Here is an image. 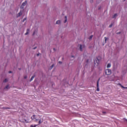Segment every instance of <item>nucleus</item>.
I'll use <instances>...</instances> for the list:
<instances>
[{
	"instance_id": "obj_6",
	"label": "nucleus",
	"mask_w": 127,
	"mask_h": 127,
	"mask_svg": "<svg viewBox=\"0 0 127 127\" xmlns=\"http://www.w3.org/2000/svg\"><path fill=\"white\" fill-rule=\"evenodd\" d=\"M118 85L119 86H120V87H121V88H123V89H127V87H124V86H123V85H122V84L121 83H118Z\"/></svg>"
},
{
	"instance_id": "obj_34",
	"label": "nucleus",
	"mask_w": 127,
	"mask_h": 127,
	"mask_svg": "<svg viewBox=\"0 0 127 127\" xmlns=\"http://www.w3.org/2000/svg\"><path fill=\"white\" fill-rule=\"evenodd\" d=\"M34 34H35V31H34V32L33 33V35H34Z\"/></svg>"
},
{
	"instance_id": "obj_36",
	"label": "nucleus",
	"mask_w": 127,
	"mask_h": 127,
	"mask_svg": "<svg viewBox=\"0 0 127 127\" xmlns=\"http://www.w3.org/2000/svg\"><path fill=\"white\" fill-rule=\"evenodd\" d=\"M72 58H74V56H71Z\"/></svg>"
},
{
	"instance_id": "obj_13",
	"label": "nucleus",
	"mask_w": 127,
	"mask_h": 127,
	"mask_svg": "<svg viewBox=\"0 0 127 127\" xmlns=\"http://www.w3.org/2000/svg\"><path fill=\"white\" fill-rule=\"evenodd\" d=\"M118 16V14L117 13H115L114 14V15L113 16L112 18H116V16Z\"/></svg>"
},
{
	"instance_id": "obj_35",
	"label": "nucleus",
	"mask_w": 127,
	"mask_h": 127,
	"mask_svg": "<svg viewBox=\"0 0 127 127\" xmlns=\"http://www.w3.org/2000/svg\"><path fill=\"white\" fill-rule=\"evenodd\" d=\"M18 70H21V68H18Z\"/></svg>"
},
{
	"instance_id": "obj_19",
	"label": "nucleus",
	"mask_w": 127,
	"mask_h": 127,
	"mask_svg": "<svg viewBox=\"0 0 127 127\" xmlns=\"http://www.w3.org/2000/svg\"><path fill=\"white\" fill-rule=\"evenodd\" d=\"M9 88V85H7V86H5V87H4V90H5V89H8Z\"/></svg>"
},
{
	"instance_id": "obj_21",
	"label": "nucleus",
	"mask_w": 127,
	"mask_h": 127,
	"mask_svg": "<svg viewBox=\"0 0 127 127\" xmlns=\"http://www.w3.org/2000/svg\"><path fill=\"white\" fill-rule=\"evenodd\" d=\"M104 39H105V42H107V40H108V38L105 37H104Z\"/></svg>"
},
{
	"instance_id": "obj_26",
	"label": "nucleus",
	"mask_w": 127,
	"mask_h": 127,
	"mask_svg": "<svg viewBox=\"0 0 127 127\" xmlns=\"http://www.w3.org/2000/svg\"><path fill=\"white\" fill-rule=\"evenodd\" d=\"M90 2L91 3H93V2H94V0H90Z\"/></svg>"
},
{
	"instance_id": "obj_24",
	"label": "nucleus",
	"mask_w": 127,
	"mask_h": 127,
	"mask_svg": "<svg viewBox=\"0 0 127 127\" xmlns=\"http://www.w3.org/2000/svg\"><path fill=\"white\" fill-rule=\"evenodd\" d=\"M112 26H113V24H110V25H109V27L110 28H111V27H112Z\"/></svg>"
},
{
	"instance_id": "obj_15",
	"label": "nucleus",
	"mask_w": 127,
	"mask_h": 127,
	"mask_svg": "<svg viewBox=\"0 0 127 127\" xmlns=\"http://www.w3.org/2000/svg\"><path fill=\"white\" fill-rule=\"evenodd\" d=\"M8 81V79H7V78H5L4 80H3V83H6V82Z\"/></svg>"
},
{
	"instance_id": "obj_27",
	"label": "nucleus",
	"mask_w": 127,
	"mask_h": 127,
	"mask_svg": "<svg viewBox=\"0 0 127 127\" xmlns=\"http://www.w3.org/2000/svg\"><path fill=\"white\" fill-rule=\"evenodd\" d=\"M24 78L25 79H27V76H26V75L24 76Z\"/></svg>"
},
{
	"instance_id": "obj_14",
	"label": "nucleus",
	"mask_w": 127,
	"mask_h": 127,
	"mask_svg": "<svg viewBox=\"0 0 127 127\" xmlns=\"http://www.w3.org/2000/svg\"><path fill=\"white\" fill-rule=\"evenodd\" d=\"M100 80H101V78H99L98 79L97 81V86L99 85V82H100Z\"/></svg>"
},
{
	"instance_id": "obj_29",
	"label": "nucleus",
	"mask_w": 127,
	"mask_h": 127,
	"mask_svg": "<svg viewBox=\"0 0 127 127\" xmlns=\"http://www.w3.org/2000/svg\"><path fill=\"white\" fill-rule=\"evenodd\" d=\"M36 48H37V47H35L33 48V49L34 50H35V49H36Z\"/></svg>"
},
{
	"instance_id": "obj_28",
	"label": "nucleus",
	"mask_w": 127,
	"mask_h": 127,
	"mask_svg": "<svg viewBox=\"0 0 127 127\" xmlns=\"http://www.w3.org/2000/svg\"><path fill=\"white\" fill-rule=\"evenodd\" d=\"M8 73H9V74H11V73H12V71H8Z\"/></svg>"
},
{
	"instance_id": "obj_20",
	"label": "nucleus",
	"mask_w": 127,
	"mask_h": 127,
	"mask_svg": "<svg viewBox=\"0 0 127 127\" xmlns=\"http://www.w3.org/2000/svg\"><path fill=\"white\" fill-rule=\"evenodd\" d=\"M54 66V64H53L52 65V66H50V70H51L53 68Z\"/></svg>"
},
{
	"instance_id": "obj_2",
	"label": "nucleus",
	"mask_w": 127,
	"mask_h": 127,
	"mask_svg": "<svg viewBox=\"0 0 127 127\" xmlns=\"http://www.w3.org/2000/svg\"><path fill=\"white\" fill-rule=\"evenodd\" d=\"M94 64H95L96 66H98V65H99V63H100V60H99L98 58H96L94 60Z\"/></svg>"
},
{
	"instance_id": "obj_10",
	"label": "nucleus",
	"mask_w": 127,
	"mask_h": 127,
	"mask_svg": "<svg viewBox=\"0 0 127 127\" xmlns=\"http://www.w3.org/2000/svg\"><path fill=\"white\" fill-rule=\"evenodd\" d=\"M29 29H27L26 32L25 33V35H27L29 33Z\"/></svg>"
},
{
	"instance_id": "obj_5",
	"label": "nucleus",
	"mask_w": 127,
	"mask_h": 127,
	"mask_svg": "<svg viewBox=\"0 0 127 127\" xmlns=\"http://www.w3.org/2000/svg\"><path fill=\"white\" fill-rule=\"evenodd\" d=\"M21 15H22V12L21 11V10H20V12L18 14H17L16 18H18V17L21 16Z\"/></svg>"
},
{
	"instance_id": "obj_22",
	"label": "nucleus",
	"mask_w": 127,
	"mask_h": 127,
	"mask_svg": "<svg viewBox=\"0 0 127 127\" xmlns=\"http://www.w3.org/2000/svg\"><path fill=\"white\" fill-rule=\"evenodd\" d=\"M20 8L23 9V8H24V6H23L22 5H21V6H20Z\"/></svg>"
},
{
	"instance_id": "obj_25",
	"label": "nucleus",
	"mask_w": 127,
	"mask_h": 127,
	"mask_svg": "<svg viewBox=\"0 0 127 127\" xmlns=\"http://www.w3.org/2000/svg\"><path fill=\"white\" fill-rule=\"evenodd\" d=\"M25 20H26V18H24L23 20V22H24V21H25Z\"/></svg>"
},
{
	"instance_id": "obj_11",
	"label": "nucleus",
	"mask_w": 127,
	"mask_h": 127,
	"mask_svg": "<svg viewBox=\"0 0 127 127\" xmlns=\"http://www.w3.org/2000/svg\"><path fill=\"white\" fill-rule=\"evenodd\" d=\"M111 66H112V64L109 63L107 64V68H111Z\"/></svg>"
},
{
	"instance_id": "obj_16",
	"label": "nucleus",
	"mask_w": 127,
	"mask_h": 127,
	"mask_svg": "<svg viewBox=\"0 0 127 127\" xmlns=\"http://www.w3.org/2000/svg\"><path fill=\"white\" fill-rule=\"evenodd\" d=\"M97 92H100V88H99V85H97Z\"/></svg>"
},
{
	"instance_id": "obj_3",
	"label": "nucleus",
	"mask_w": 127,
	"mask_h": 127,
	"mask_svg": "<svg viewBox=\"0 0 127 127\" xmlns=\"http://www.w3.org/2000/svg\"><path fill=\"white\" fill-rule=\"evenodd\" d=\"M105 74L106 75H111L112 74V70L110 69H107L105 70Z\"/></svg>"
},
{
	"instance_id": "obj_12",
	"label": "nucleus",
	"mask_w": 127,
	"mask_h": 127,
	"mask_svg": "<svg viewBox=\"0 0 127 127\" xmlns=\"http://www.w3.org/2000/svg\"><path fill=\"white\" fill-rule=\"evenodd\" d=\"M56 24H60V23H61V21H60V20H57V21H56Z\"/></svg>"
},
{
	"instance_id": "obj_9",
	"label": "nucleus",
	"mask_w": 127,
	"mask_h": 127,
	"mask_svg": "<svg viewBox=\"0 0 127 127\" xmlns=\"http://www.w3.org/2000/svg\"><path fill=\"white\" fill-rule=\"evenodd\" d=\"M64 23H66L67 22V16H64Z\"/></svg>"
},
{
	"instance_id": "obj_4",
	"label": "nucleus",
	"mask_w": 127,
	"mask_h": 127,
	"mask_svg": "<svg viewBox=\"0 0 127 127\" xmlns=\"http://www.w3.org/2000/svg\"><path fill=\"white\" fill-rule=\"evenodd\" d=\"M79 45V49L80 51H83V48H85V45Z\"/></svg>"
},
{
	"instance_id": "obj_7",
	"label": "nucleus",
	"mask_w": 127,
	"mask_h": 127,
	"mask_svg": "<svg viewBox=\"0 0 127 127\" xmlns=\"http://www.w3.org/2000/svg\"><path fill=\"white\" fill-rule=\"evenodd\" d=\"M35 77V75H33L31 77V79H30V82H31L33 80V79H34Z\"/></svg>"
},
{
	"instance_id": "obj_33",
	"label": "nucleus",
	"mask_w": 127,
	"mask_h": 127,
	"mask_svg": "<svg viewBox=\"0 0 127 127\" xmlns=\"http://www.w3.org/2000/svg\"><path fill=\"white\" fill-rule=\"evenodd\" d=\"M37 125H35L34 126V127H37Z\"/></svg>"
},
{
	"instance_id": "obj_30",
	"label": "nucleus",
	"mask_w": 127,
	"mask_h": 127,
	"mask_svg": "<svg viewBox=\"0 0 127 127\" xmlns=\"http://www.w3.org/2000/svg\"><path fill=\"white\" fill-rule=\"evenodd\" d=\"M59 64H62V62L60 61V62H59Z\"/></svg>"
},
{
	"instance_id": "obj_17",
	"label": "nucleus",
	"mask_w": 127,
	"mask_h": 127,
	"mask_svg": "<svg viewBox=\"0 0 127 127\" xmlns=\"http://www.w3.org/2000/svg\"><path fill=\"white\" fill-rule=\"evenodd\" d=\"M3 109H5V110H10L11 109L10 107H4V108H3Z\"/></svg>"
},
{
	"instance_id": "obj_18",
	"label": "nucleus",
	"mask_w": 127,
	"mask_h": 127,
	"mask_svg": "<svg viewBox=\"0 0 127 127\" xmlns=\"http://www.w3.org/2000/svg\"><path fill=\"white\" fill-rule=\"evenodd\" d=\"M92 38H93V35L90 36V37L88 38V39H89V40H91Z\"/></svg>"
},
{
	"instance_id": "obj_23",
	"label": "nucleus",
	"mask_w": 127,
	"mask_h": 127,
	"mask_svg": "<svg viewBox=\"0 0 127 127\" xmlns=\"http://www.w3.org/2000/svg\"><path fill=\"white\" fill-rule=\"evenodd\" d=\"M121 33H122V32H117L116 34H117V35H119V34H121Z\"/></svg>"
},
{
	"instance_id": "obj_8",
	"label": "nucleus",
	"mask_w": 127,
	"mask_h": 127,
	"mask_svg": "<svg viewBox=\"0 0 127 127\" xmlns=\"http://www.w3.org/2000/svg\"><path fill=\"white\" fill-rule=\"evenodd\" d=\"M26 3H27V1H25V2L22 3L21 5H23V6H25V5H26Z\"/></svg>"
},
{
	"instance_id": "obj_1",
	"label": "nucleus",
	"mask_w": 127,
	"mask_h": 127,
	"mask_svg": "<svg viewBox=\"0 0 127 127\" xmlns=\"http://www.w3.org/2000/svg\"><path fill=\"white\" fill-rule=\"evenodd\" d=\"M31 120H32V121H33L34 122H35L36 123H37V122H38V125H40L42 123H43V119H42L39 115H33L31 117Z\"/></svg>"
},
{
	"instance_id": "obj_37",
	"label": "nucleus",
	"mask_w": 127,
	"mask_h": 127,
	"mask_svg": "<svg viewBox=\"0 0 127 127\" xmlns=\"http://www.w3.org/2000/svg\"><path fill=\"white\" fill-rule=\"evenodd\" d=\"M54 50H55V48H54Z\"/></svg>"
},
{
	"instance_id": "obj_32",
	"label": "nucleus",
	"mask_w": 127,
	"mask_h": 127,
	"mask_svg": "<svg viewBox=\"0 0 127 127\" xmlns=\"http://www.w3.org/2000/svg\"><path fill=\"white\" fill-rule=\"evenodd\" d=\"M34 126H33V125H30V127H34Z\"/></svg>"
},
{
	"instance_id": "obj_31",
	"label": "nucleus",
	"mask_w": 127,
	"mask_h": 127,
	"mask_svg": "<svg viewBox=\"0 0 127 127\" xmlns=\"http://www.w3.org/2000/svg\"><path fill=\"white\" fill-rule=\"evenodd\" d=\"M39 55H40V53H38V54H37V56H39Z\"/></svg>"
}]
</instances>
